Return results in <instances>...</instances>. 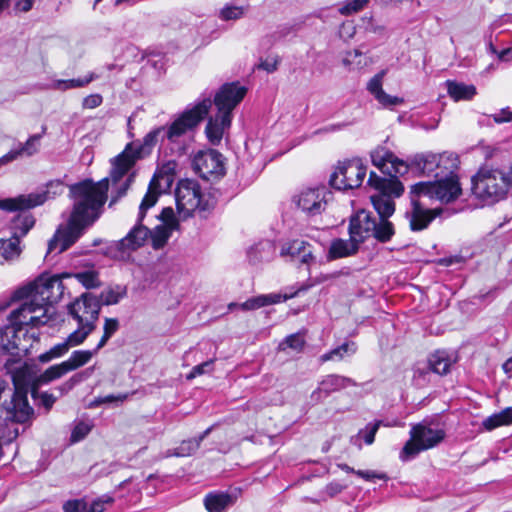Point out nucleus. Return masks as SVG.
Instances as JSON below:
<instances>
[{"label":"nucleus","mask_w":512,"mask_h":512,"mask_svg":"<svg viewBox=\"0 0 512 512\" xmlns=\"http://www.w3.org/2000/svg\"><path fill=\"white\" fill-rule=\"evenodd\" d=\"M276 253V247L272 241L263 240L252 246L248 252V261L252 265H260L271 261Z\"/></svg>","instance_id":"a878e982"},{"label":"nucleus","mask_w":512,"mask_h":512,"mask_svg":"<svg viewBox=\"0 0 512 512\" xmlns=\"http://www.w3.org/2000/svg\"><path fill=\"white\" fill-rule=\"evenodd\" d=\"M382 424V421H376L374 423H368L363 430L359 431V436H362L367 445H371L374 442L375 435Z\"/></svg>","instance_id":"09e8293b"},{"label":"nucleus","mask_w":512,"mask_h":512,"mask_svg":"<svg viewBox=\"0 0 512 512\" xmlns=\"http://www.w3.org/2000/svg\"><path fill=\"white\" fill-rule=\"evenodd\" d=\"M176 166L177 164L174 161H169L163 165L161 170L151 179L146 193L151 191L152 193L156 194L158 199L161 193L170 187L173 181V175L175 173Z\"/></svg>","instance_id":"393cba45"},{"label":"nucleus","mask_w":512,"mask_h":512,"mask_svg":"<svg viewBox=\"0 0 512 512\" xmlns=\"http://www.w3.org/2000/svg\"><path fill=\"white\" fill-rule=\"evenodd\" d=\"M371 160L374 166L387 175V177H381L371 172L368 178V185L378 191V194L370 197L378 216L362 209L351 217L367 215L373 230L369 233L370 236L380 243H387L395 235L394 224L389 221V217L395 212L392 197H399L404 192V186L397 176L405 174L408 171V165L385 147H377L372 151Z\"/></svg>","instance_id":"f257e3e1"},{"label":"nucleus","mask_w":512,"mask_h":512,"mask_svg":"<svg viewBox=\"0 0 512 512\" xmlns=\"http://www.w3.org/2000/svg\"><path fill=\"white\" fill-rule=\"evenodd\" d=\"M355 474L365 480H371V479H374V478H378V479H382V480H387L388 477L386 474L384 473H376L374 471H364V470H357L355 472Z\"/></svg>","instance_id":"e2e57ef3"},{"label":"nucleus","mask_w":512,"mask_h":512,"mask_svg":"<svg viewBox=\"0 0 512 512\" xmlns=\"http://www.w3.org/2000/svg\"><path fill=\"white\" fill-rule=\"evenodd\" d=\"M176 208L179 217L186 220L193 213H198L202 217L210 212L213 205L206 195L201 192L198 182L190 179L179 181L176 191Z\"/></svg>","instance_id":"6e6552de"},{"label":"nucleus","mask_w":512,"mask_h":512,"mask_svg":"<svg viewBox=\"0 0 512 512\" xmlns=\"http://www.w3.org/2000/svg\"><path fill=\"white\" fill-rule=\"evenodd\" d=\"M69 344L64 340L61 343L54 345L49 351L38 356L41 363H47L52 359L59 358L65 355L70 350Z\"/></svg>","instance_id":"58836bf2"},{"label":"nucleus","mask_w":512,"mask_h":512,"mask_svg":"<svg viewBox=\"0 0 512 512\" xmlns=\"http://www.w3.org/2000/svg\"><path fill=\"white\" fill-rule=\"evenodd\" d=\"M159 140H165L161 127L155 128L146 134L142 142L128 144L124 151L112 161L110 179L113 185L120 182L138 159L148 156Z\"/></svg>","instance_id":"423d86ee"},{"label":"nucleus","mask_w":512,"mask_h":512,"mask_svg":"<svg viewBox=\"0 0 512 512\" xmlns=\"http://www.w3.org/2000/svg\"><path fill=\"white\" fill-rule=\"evenodd\" d=\"M41 138V134H34L30 136L24 144H19L22 156H32L36 154L39 151V141Z\"/></svg>","instance_id":"37998d69"},{"label":"nucleus","mask_w":512,"mask_h":512,"mask_svg":"<svg viewBox=\"0 0 512 512\" xmlns=\"http://www.w3.org/2000/svg\"><path fill=\"white\" fill-rule=\"evenodd\" d=\"M431 373L432 369L428 363L423 365L418 364L414 368L413 378L418 385H423L430 381Z\"/></svg>","instance_id":"c03bdc74"},{"label":"nucleus","mask_w":512,"mask_h":512,"mask_svg":"<svg viewBox=\"0 0 512 512\" xmlns=\"http://www.w3.org/2000/svg\"><path fill=\"white\" fill-rule=\"evenodd\" d=\"M212 106L210 98H205L191 109L185 110L169 126H161L163 138L176 143L182 136L192 131L208 114Z\"/></svg>","instance_id":"9b49d317"},{"label":"nucleus","mask_w":512,"mask_h":512,"mask_svg":"<svg viewBox=\"0 0 512 512\" xmlns=\"http://www.w3.org/2000/svg\"><path fill=\"white\" fill-rule=\"evenodd\" d=\"M244 15L243 7L239 6H226L220 12V17L223 20H237Z\"/></svg>","instance_id":"8fccbe9b"},{"label":"nucleus","mask_w":512,"mask_h":512,"mask_svg":"<svg viewBox=\"0 0 512 512\" xmlns=\"http://www.w3.org/2000/svg\"><path fill=\"white\" fill-rule=\"evenodd\" d=\"M156 203V194L151 191L145 194L139 206L137 223L123 239L116 243L118 250L122 252L136 250L144 245L149 237V228L143 224V221L148 209L152 208Z\"/></svg>","instance_id":"4468645a"},{"label":"nucleus","mask_w":512,"mask_h":512,"mask_svg":"<svg viewBox=\"0 0 512 512\" xmlns=\"http://www.w3.org/2000/svg\"><path fill=\"white\" fill-rule=\"evenodd\" d=\"M356 351V346L354 343H343L342 345L338 346L337 348H334L330 350L329 352L323 354L321 356V361L326 362L330 360H341L343 357L348 354L352 355Z\"/></svg>","instance_id":"e433bc0d"},{"label":"nucleus","mask_w":512,"mask_h":512,"mask_svg":"<svg viewBox=\"0 0 512 512\" xmlns=\"http://www.w3.org/2000/svg\"><path fill=\"white\" fill-rule=\"evenodd\" d=\"M85 288L92 289L100 286L98 273L94 270L78 272L73 275Z\"/></svg>","instance_id":"ea45409f"},{"label":"nucleus","mask_w":512,"mask_h":512,"mask_svg":"<svg viewBox=\"0 0 512 512\" xmlns=\"http://www.w3.org/2000/svg\"><path fill=\"white\" fill-rule=\"evenodd\" d=\"M194 171L203 179L211 180L224 174V163L221 153L210 149L199 151L192 161Z\"/></svg>","instance_id":"a211bd4d"},{"label":"nucleus","mask_w":512,"mask_h":512,"mask_svg":"<svg viewBox=\"0 0 512 512\" xmlns=\"http://www.w3.org/2000/svg\"><path fill=\"white\" fill-rule=\"evenodd\" d=\"M343 489L344 487L339 483H330L326 487V491L331 497L339 494Z\"/></svg>","instance_id":"774afa93"},{"label":"nucleus","mask_w":512,"mask_h":512,"mask_svg":"<svg viewBox=\"0 0 512 512\" xmlns=\"http://www.w3.org/2000/svg\"><path fill=\"white\" fill-rule=\"evenodd\" d=\"M246 93L247 88L239 82L225 83L216 92L213 102L217 111L209 117L205 128L211 144L218 145L221 142L225 130L230 128L233 110L244 99Z\"/></svg>","instance_id":"39448f33"},{"label":"nucleus","mask_w":512,"mask_h":512,"mask_svg":"<svg viewBox=\"0 0 512 512\" xmlns=\"http://www.w3.org/2000/svg\"><path fill=\"white\" fill-rule=\"evenodd\" d=\"M5 368L11 374L14 386L0 382V420L24 423L33 414V409L28 403L27 390L18 382L25 380L28 367L20 358H9Z\"/></svg>","instance_id":"20e7f679"},{"label":"nucleus","mask_w":512,"mask_h":512,"mask_svg":"<svg viewBox=\"0 0 512 512\" xmlns=\"http://www.w3.org/2000/svg\"><path fill=\"white\" fill-rule=\"evenodd\" d=\"M69 313L78 324L96 325L100 313L99 301L92 294L85 293L69 305Z\"/></svg>","instance_id":"412c9836"},{"label":"nucleus","mask_w":512,"mask_h":512,"mask_svg":"<svg viewBox=\"0 0 512 512\" xmlns=\"http://www.w3.org/2000/svg\"><path fill=\"white\" fill-rule=\"evenodd\" d=\"M128 398V394H118V395H107L105 397H99L95 400L96 404H104V403H112L114 401L123 402Z\"/></svg>","instance_id":"052dcab7"},{"label":"nucleus","mask_w":512,"mask_h":512,"mask_svg":"<svg viewBox=\"0 0 512 512\" xmlns=\"http://www.w3.org/2000/svg\"><path fill=\"white\" fill-rule=\"evenodd\" d=\"M65 374H67V371L63 362L50 366L33 380L34 389L38 386L46 385L56 379H59Z\"/></svg>","instance_id":"2f4dec72"},{"label":"nucleus","mask_w":512,"mask_h":512,"mask_svg":"<svg viewBox=\"0 0 512 512\" xmlns=\"http://www.w3.org/2000/svg\"><path fill=\"white\" fill-rule=\"evenodd\" d=\"M354 34H355L354 25L351 22L343 23L341 30H340V36L352 38Z\"/></svg>","instance_id":"338daca9"},{"label":"nucleus","mask_w":512,"mask_h":512,"mask_svg":"<svg viewBox=\"0 0 512 512\" xmlns=\"http://www.w3.org/2000/svg\"><path fill=\"white\" fill-rule=\"evenodd\" d=\"M95 328L96 325L92 324H78V328L74 332L69 334V336L65 340L71 348L78 346L86 340L88 335L92 333Z\"/></svg>","instance_id":"f704fd0d"},{"label":"nucleus","mask_w":512,"mask_h":512,"mask_svg":"<svg viewBox=\"0 0 512 512\" xmlns=\"http://www.w3.org/2000/svg\"><path fill=\"white\" fill-rule=\"evenodd\" d=\"M20 298L26 297L29 300L13 310L9 316V324L5 326L3 335H11L12 340L7 343L2 339L4 347H18L20 336L25 337L28 333L25 326L33 328L47 324L54 313L53 304L59 302L64 294V285L59 276L40 278L34 283L22 288L17 292Z\"/></svg>","instance_id":"f03ea898"},{"label":"nucleus","mask_w":512,"mask_h":512,"mask_svg":"<svg viewBox=\"0 0 512 512\" xmlns=\"http://www.w3.org/2000/svg\"><path fill=\"white\" fill-rule=\"evenodd\" d=\"M356 382L348 377L330 374L325 376L318 387L312 391L310 401L312 404L321 403L325 398L334 392H338L348 386H356Z\"/></svg>","instance_id":"5701e85b"},{"label":"nucleus","mask_w":512,"mask_h":512,"mask_svg":"<svg viewBox=\"0 0 512 512\" xmlns=\"http://www.w3.org/2000/svg\"><path fill=\"white\" fill-rule=\"evenodd\" d=\"M305 345L303 336L299 333L287 336L280 344L279 349L285 350L287 347L295 351H301Z\"/></svg>","instance_id":"79ce46f5"},{"label":"nucleus","mask_w":512,"mask_h":512,"mask_svg":"<svg viewBox=\"0 0 512 512\" xmlns=\"http://www.w3.org/2000/svg\"><path fill=\"white\" fill-rule=\"evenodd\" d=\"M199 447H200V445L194 438L184 440L176 448H174L172 450H168L166 453V457H170V456L187 457V456L192 455Z\"/></svg>","instance_id":"c9c22d12"},{"label":"nucleus","mask_w":512,"mask_h":512,"mask_svg":"<svg viewBox=\"0 0 512 512\" xmlns=\"http://www.w3.org/2000/svg\"><path fill=\"white\" fill-rule=\"evenodd\" d=\"M428 364L433 373L445 375L450 371L452 360L446 351L438 350L429 357Z\"/></svg>","instance_id":"c756f323"},{"label":"nucleus","mask_w":512,"mask_h":512,"mask_svg":"<svg viewBox=\"0 0 512 512\" xmlns=\"http://www.w3.org/2000/svg\"><path fill=\"white\" fill-rule=\"evenodd\" d=\"M411 188L413 193H418V196L436 199L443 203L456 200L462 192L458 178L451 170L443 178L434 182H419Z\"/></svg>","instance_id":"f8f14e48"},{"label":"nucleus","mask_w":512,"mask_h":512,"mask_svg":"<svg viewBox=\"0 0 512 512\" xmlns=\"http://www.w3.org/2000/svg\"><path fill=\"white\" fill-rule=\"evenodd\" d=\"M506 173L500 169L483 167L472 178V191L477 198L495 203L508 192Z\"/></svg>","instance_id":"1a4fd4ad"},{"label":"nucleus","mask_w":512,"mask_h":512,"mask_svg":"<svg viewBox=\"0 0 512 512\" xmlns=\"http://www.w3.org/2000/svg\"><path fill=\"white\" fill-rule=\"evenodd\" d=\"M65 512H86V502L83 499L68 500L63 505Z\"/></svg>","instance_id":"5fc2aeb1"},{"label":"nucleus","mask_w":512,"mask_h":512,"mask_svg":"<svg viewBox=\"0 0 512 512\" xmlns=\"http://www.w3.org/2000/svg\"><path fill=\"white\" fill-rule=\"evenodd\" d=\"M19 157H22L21 151L19 147L17 149H12L2 157H0V166L6 165Z\"/></svg>","instance_id":"680f3d73"},{"label":"nucleus","mask_w":512,"mask_h":512,"mask_svg":"<svg viewBox=\"0 0 512 512\" xmlns=\"http://www.w3.org/2000/svg\"><path fill=\"white\" fill-rule=\"evenodd\" d=\"M330 191L324 186L307 188L294 195L293 203L308 217H313L325 211Z\"/></svg>","instance_id":"f3484780"},{"label":"nucleus","mask_w":512,"mask_h":512,"mask_svg":"<svg viewBox=\"0 0 512 512\" xmlns=\"http://www.w3.org/2000/svg\"><path fill=\"white\" fill-rule=\"evenodd\" d=\"M368 2L369 0H346L339 8V12L342 15H351L363 9Z\"/></svg>","instance_id":"a18cd8bd"},{"label":"nucleus","mask_w":512,"mask_h":512,"mask_svg":"<svg viewBox=\"0 0 512 512\" xmlns=\"http://www.w3.org/2000/svg\"><path fill=\"white\" fill-rule=\"evenodd\" d=\"M35 218L30 213H20L11 222V237L1 239L0 255L5 260H13L21 253L20 239L34 226Z\"/></svg>","instance_id":"dca6fc26"},{"label":"nucleus","mask_w":512,"mask_h":512,"mask_svg":"<svg viewBox=\"0 0 512 512\" xmlns=\"http://www.w3.org/2000/svg\"><path fill=\"white\" fill-rule=\"evenodd\" d=\"M236 498L226 492H211L204 498V506L208 512H224L233 506Z\"/></svg>","instance_id":"bb28decb"},{"label":"nucleus","mask_w":512,"mask_h":512,"mask_svg":"<svg viewBox=\"0 0 512 512\" xmlns=\"http://www.w3.org/2000/svg\"><path fill=\"white\" fill-rule=\"evenodd\" d=\"M156 217L161 221V224L157 225L153 230L149 229V236L152 247L158 250L167 244L172 232L178 230L180 225L171 207L163 208L161 213Z\"/></svg>","instance_id":"aec40b11"},{"label":"nucleus","mask_w":512,"mask_h":512,"mask_svg":"<svg viewBox=\"0 0 512 512\" xmlns=\"http://www.w3.org/2000/svg\"><path fill=\"white\" fill-rule=\"evenodd\" d=\"M119 322L116 318H105V323L103 327V336L101 337L99 343L96 346V351H99L103 348L108 340L112 337V335L118 330Z\"/></svg>","instance_id":"a19ab883"},{"label":"nucleus","mask_w":512,"mask_h":512,"mask_svg":"<svg viewBox=\"0 0 512 512\" xmlns=\"http://www.w3.org/2000/svg\"><path fill=\"white\" fill-rule=\"evenodd\" d=\"M422 196L413 193L410 190L411 209L406 212V218L409 221L410 229L414 232L422 231L430 225V223L442 213V209H429L420 201Z\"/></svg>","instance_id":"6ab92c4d"},{"label":"nucleus","mask_w":512,"mask_h":512,"mask_svg":"<svg viewBox=\"0 0 512 512\" xmlns=\"http://www.w3.org/2000/svg\"><path fill=\"white\" fill-rule=\"evenodd\" d=\"M495 123L501 124L512 121V110L509 107L501 109L498 113L492 115Z\"/></svg>","instance_id":"13d9d810"},{"label":"nucleus","mask_w":512,"mask_h":512,"mask_svg":"<svg viewBox=\"0 0 512 512\" xmlns=\"http://www.w3.org/2000/svg\"><path fill=\"white\" fill-rule=\"evenodd\" d=\"M126 294V290L123 289L121 292L109 290L105 296L104 303L106 305L117 304L121 298Z\"/></svg>","instance_id":"bf43d9fd"},{"label":"nucleus","mask_w":512,"mask_h":512,"mask_svg":"<svg viewBox=\"0 0 512 512\" xmlns=\"http://www.w3.org/2000/svg\"><path fill=\"white\" fill-rule=\"evenodd\" d=\"M133 181V176L130 175L128 176L124 182H122L121 184H119V186L117 187L116 189V196H113L110 203H109V206H112L114 203L117 202V200L121 197H123L127 190L129 189L131 183Z\"/></svg>","instance_id":"6e6d98bb"},{"label":"nucleus","mask_w":512,"mask_h":512,"mask_svg":"<svg viewBox=\"0 0 512 512\" xmlns=\"http://www.w3.org/2000/svg\"><path fill=\"white\" fill-rule=\"evenodd\" d=\"M449 96L455 100H471L476 95V87L464 83L448 80L446 82Z\"/></svg>","instance_id":"cd10ccee"},{"label":"nucleus","mask_w":512,"mask_h":512,"mask_svg":"<svg viewBox=\"0 0 512 512\" xmlns=\"http://www.w3.org/2000/svg\"><path fill=\"white\" fill-rule=\"evenodd\" d=\"M413 165L423 174H430L435 169L440 168L441 165L448 171H454L458 168V158L454 153L447 152L439 155L433 153L422 154L415 156Z\"/></svg>","instance_id":"4be33fe9"},{"label":"nucleus","mask_w":512,"mask_h":512,"mask_svg":"<svg viewBox=\"0 0 512 512\" xmlns=\"http://www.w3.org/2000/svg\"><path fill=\"white\" fill-rule=\"evenodd\" d=\"M55 401L56 397L52 394L45 392L40 395V403L46 408V410H49Z\"/></svg>","instance_id":"69168bd1"},{"label":"nucleus","mask_w":512,"mask_h":512,"mask_svg":"<svg viewBox=\"0 0 512 512\" xmlns=\"http://www.w3.org/2000/svg\"><path fill=\"white\" fill-rule=\"evenodd\" d=\"M97 352L98 351H96V348L93 351H91V350L73 351L72 354L70 355V357L66 361H63V364L66 368L67 373L70 371H74V370L84 366L85 364H87Z\"/></svg>","instance_id":"7c9ffc66"},{"label":"nucleus","mask_w":512,"mask_h":512,"mask_svg":"<svg viewBox=\"0 0 512 512\" xmlns=\"http://www.w3.org/2000/svg\"><path fill=\"white\" fill-rule=\"evenodd\" d=\"M98 75L90 73L85 78L69 79V80H56L52 87L57 90L65 91L68 89L81 88L88 85L93 80L97 79Z\"/></svg>","instance_id":"72a5a7b5"},{"label":"nucleus","mask_w":512,"mask_h":512,"mask_svg":"<svg viewBox=\"0 0 512 512\" xmlns=\"http://www.w3.org/2000/svg\"><path fill=\"white\" fill-rule=\"evenodd\" d=\"M92 429V425L88 422H79L76 424L71 433V442H79L84 439Z\"/></svg>","instance_id":"de8ad7c7"},{"label":"nucleus","mask_w":512,"mask_h":512,"mask_svg":"<svg viewBox=\"0 0 512 512\" xmlns=\"http://www.w3.org/2000/svg\"><path fill=\"white\" fill-rule=\"evenodd\" d=\"M278 63V59H266L264 61H261V63L259 64V68L267 71L268 73H272L277 70Z\"/></svg>","instance_id":"0e129e2a"},{"label":"nucleus","mask_w":512,"mask_h":512,"mask_svg":"<svg viewBox=\"0 0 512 512\" xmlns=\"http://www.w3.org/2000/svg\"><path fill=\"white\" fill-rule=\"evenodd\" d=\"M512 423V408H506L499 413H495L487 417L483 421V427L490 431L502 425Z\"/></svg>","instance_id":"473e14b6"},{"label":"nucleus","mask_w":512,"mask_h":512,"mask_svg":"<svg viewBox=\"0 0 512 512\" xmlns=\"http://www.w3.org/2000/svg\"><path fill=\"white\" fill-rule=\"evenodd\" d=\"M93 371V368L86 369L85 371H82L80 373H77L73 375L69 380H67L63 385L61 386L62 392H68L73 387L79 383H81L84 379L88 378Z\"/></svg>","instance_id":"49530a36"},{"label":"nucleus","mask_w":512,"mask_h":512,"mask_svg":"<svg viewBox=\"0 0 512 512\" xmlns=\"http://www.w3.org/2000/svg\"><path fill=\"white\" fill-rule=\"evenodd\" d=\"M34 0H0V11L6 8L10 2L14 4L16 10L28 12L33 6Z\"/></svg>","instance_id":"3c124183"},{"label":"nucleus","mask_w":512,"mask_h":512,"mask_svg":"<svg viewBox=\"0 0 512 512\" xmlns=\"http://www.w3.org/2000/svg\"><path fill=\"white\" fill-rule=\"evenodd\" d=\"M283 297L280 294L272 293L267 295H259L252 297L245 302L239 304V308L243 311L256 310L261 307L281 302ZM286 297H284V300Z\"/></svg>","instance_id":"c85d7f7f"},{"label":"nucleus","mask_w":512,"mask_h":512,"mask_svg":"<svg viewBox=\"0 0 512 512\" xmlns=\"http://www.w3.org/2000/svg\"><path fill=\"white\" fill-rule=\"evenodd\" d=\"M386 75V70L378 72L367 84V90L375 97V99L383 107H393L403 103V99L397 96L387 94L383 88V79Z\"/></svg>","instance_id":"b1692460"},{"label":"nucleus","mask_w":512,"mask_h":512,"mask_svg":"<svg viewBox=\"0 0 512 512\" xmlns=\"http://www.w3.org/2000/svg\"><path fill=\"white\" fill-rule=\"evenodd\" d=\"M64 184L60 180H52L48 182L44 189L32 192L30 194H22L14 198L0 200V209L6 211L27 210L44 204L50 199H54L57 195L63 193Z\"/></svg>","instance_id":"ddd939ff"},{"label":"nucleus","mask_w":512,"mask_h":512,"mask_svg":"<svg viewBox=\"0 0 512 512\" xmlns=\"http://www.w3.org/2000/svg\"><path fill=\"white\" fill-rule=\"evenodd\" d=\"M103 98L100 94H91L83 99V108L94 109L102 104Z\"/></svg>","instance_id":"4d7b16f0"},{"label":"nucleus","mask_w":512,"mask_h":512,"mask_svg":"<svg viewBox=\"0 0 512 512\" xmlns=\"http://www.w3.org/2000/svg\"><path fill=\"white\" fill-rule=\"evenodd\" d=\"M213 363L214 360H208L199 365L194 366L191 372L187 375V379L191 380L197 376L203 375L207 372H211L213 370Z\"/></svg>","instance_id":"603ef678"},{"label":"nucleus","mask_w":512,"mask_h":512,"mask_svg":"<svg viewBox=\"0 0 512 512\" xmlns=\"http://www.w3.org/2000/svg\"><path fill=\"white\" fill-rule=\"evenodd\" d=\"M109 178L99 182L86 179L70 186V196L73 199V211L68 227L58 230L48 243V254L61 253L73 245L82 231L99 218L103 205L107 200Z\"/></svg>","instance_id":"7ed1b4c3"},{"label":"nucleus","mask_w":512,"mask_h":512,"mask_svg":"<svg viewBox=\"0 0 512 512\" xmlns=\"http://www.w3.org/2000/svg\"><path fill=\"white\" fill-rule=\"evenodd\" d=\"M114 499L110 496L104 495L97 500L93 501L89 509L86 508V512H104L106 504H112Z\"/></svg>","instance_id":"864d4df0"},{"label":"nucleus","mask_w":512,"mask_h":512,"mask_svg":"<svg viewBox=\"0 0 512 512\" xmlns=\"http://www.w3.org/2000/svg\"><path fill=\"white\" fill-rule=\"evenodd\" d=\"M371 221L367 215L360 214L358 217H350L349 221V239L336 238L330 243L326 258L333 261L340 258H346L355 255L360 244L371 238Z\"/></svg>","instance_id":"0eeeda50"},{"label":"nucleus","mask_w":512,"mask_h":512,"mask_svg":"<svg viewBox=\"0 0 512 512\" xmlns=\"http://www.w3.org/2000/svg\"><path fill=\"white\" fill-rule=\"evenodd\" d=\"M367 168L360 159L340 162L330 176V185L338 190L358 188L365 176Z\"/></svg>","instance_id":"2eb2a0df"},{"label":"nucleus","mask_w":512,"mask_h":512,"mask_svg":"<svg viewBox=\"0 0 512 512\" xmlns=\"http://www.w3.org/2000/svg\"><path fill=\"white\" fill-rule=\"evenodd\" d=\"M309 246V244L303 240L295 239L286 244L281 248V256H291L292 258H298L302 252Z\"/></svg>","instance_id":"4c0bfd02"},{"label":"nucleus","mask_w":512,"mask_h":512,"mask_svg":"<svg viewBox=\"0 0 512 512\" xmlns=\"http://www.w3.org/2000/svg\"><path fill=\"white\" fill-rule=\"evenodd\" d=\"M445 438V431L433 428L430 423L423 421L415 424L410 430V439L400 452V459L407 461L414 458L421 451L437 446Z\"/></svg>","instance_id":"9d476101"}]
</instances>
